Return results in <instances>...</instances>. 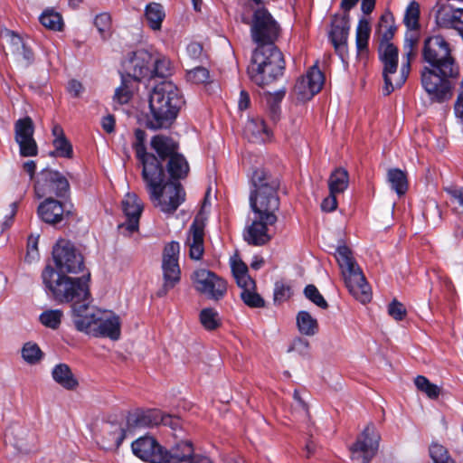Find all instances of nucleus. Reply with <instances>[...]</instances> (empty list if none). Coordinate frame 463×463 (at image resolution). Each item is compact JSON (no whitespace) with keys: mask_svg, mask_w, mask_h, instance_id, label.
<instances>
[{"mask_svg":"<svg viewBox=\"0 0 463 463\" xmlns=\"http://www.w3.org/2000/svg\"><path fill=\"white\" fill-rule=\"evenodd\" d=\"M41 24L49 29L59 31L62 27V20L58 13L46 11L40 16Z\"/></svg>","mask_w":463,"mask_h":463,"instance_id":"8fccbe9b","label":"nucleus"},{"mask_svg":"<svg viewBox=\"0 0 463 463\" xmlns=\"http://www.w3.org/2000/svg\"><path fill=\"white\" fill-rule=\"evenodd\" d=\"M324 82V74L315 64L309 68L304 76L298 80L294 90L298 99L302 101L309 100L321 90Z\"/></svg>","mask_w":463,"mask_h":463,"instance_id":"6ab92c4d","label":"nucleus"},{"mask_svg":"<svg viewBox=\"0 0 463 463\" xmlns=\"http://www.w3.org/2000/svg\"><path fill=\"white\" fill-rule=\"evenodd\" d=\"M145 17L149 27L152 30H160L162 26V22L165 17V13L163 5L155 2L146 5L145 8Z\"/></svg>","mask_w":463,"mask_h":463,"instance_id":"72a5a7b5","label":"nucleus"},{"mask_svg":"<svg viewBox=\"0 0 463 463\" xmlns=\"http://www.w3.org/2000/svg\"><path fill=\"white\" fill-rule=\"evenodd\" d=\"M450 18L452 24L448 29H455L463 36V8H455Z\"/></svg>","mask_w":463,"mask_h":463,"instance_id":"052dcab7","label":"nucleus"},{"mask_svg":"<svg viewBox=\"0 0 463 463\" xmlns=\"http://www.w3.org/2000/svg\"><path fill=\"white\" fill-rule=\"evenodd\" d=\"M150 146L158 155V159L165 161L177 153V144L169 137L164 135H156L152 137Z\"/></svg>","mask_w":463,"mask_h":463,"instance_id":"c756f323","label":"nucleus"},{"mask_svg":"<svg viewBox=\"0 0 463 463\" xmlns=\"http://www.w3.org/2000/svg\"><path fill=\"white\" fill-rule=\"evenodd\" d=\"M277 222L270 223L261 215H253L250 223L243 231V239L248 244L263 246L273 237L272 227Z\"/></svg>","mask_w":463,"mask_h":463,"instance_id":"a211bd4d","label":"nucleus"},{"mask_svg":"<svg viewBox=\"0 0 463 463\" xmlns=\"http://www.w3.org/2000/svg\"><path fill=\"white\" fill-rule=\"evenodd\" d=\"M349 14H335L331 22L329 38L342 60L346 52V43L349 34Z\"/></svg>","mask_w":463,"mask_h":463,"instance_id":"b1692460","label":"nucleus"},{"mask_svg":"<svg viewBox=\"0 0 463 463\" xmlns=\"http://www.w3.org/2000/svg\"><path fill=\"white\" fill-rule=\"evenodd\" d=\"M148 194L154 206L166 214L174 213L185 200L183 186L175 181H168Z\"/></svg>","mask_w":463,"mask_h":463,"instance_id":"9d476101","label":"nucleus"},{"mask_svg":"<svg viewBox=\"0 0 463 463\" xmlns=\"http://www.w3.org/2000/svg\"><path fill=\"white\" fill-rule=\"evenodd\" d=\"M194 289L208 299L220 301L228 291L227 281L207 269H197L191 275Z\"/></svg>","mask_w":463,"mask_h":463,"instance_id":"1a4fd4ad","label":"nucleus"},{"mask_svg":"<svg viewBox=\"0 0 463 463\" xmlns=\"http://www.w3.org/2000/svg\"><path fill=\"white\" fill-rule=\"evenodd\" d=\"M422 57L431 68L443 71L445 74L451 75L456 72V68H459L451 56L449 43L441 35H433L424 41Z\"/></svg>","mask_w":463,"mask_h":463,"instance_id":"6e6552de","label":"nucleus"},{"mask_svg":"<svg viewBox=\"0 0 463 463\" xmlns=\"http://www.w3.org/2000/svg\"><path fill=\"white\" fill-rule=\"evenodd\" d=\"M388 182L392 189L394 190L398 195H402L408 189V183L405 174L397 168L390 169L388 171Z\"/></svg>","mask_w":463,"mask_h":463,"instance_id":"ea45409f","label":"nucleus"},{"mask_svg":"<svg viewBox=\"0 0 463 463\" xmlns=\"http://www.w3.org/2000/svg\"><path fill=\"white\" fill-rule=\"evenodd\" d=\"M68 180L60 172L43 169L35 184V193L39 198L44 196L62 197L69 191Z\"/></svg>","mask_w":463,"mask_h":463,"instance_id":"dca6fc26","label":"nucleus"},{"mask_svg":"<svg viewBox=\"0 0 463 463\" xmlns=\"http://www.w3.org/2000/svg\"><path fill=\"white\" fill-rule=\"evenodd\" d=\"M167 171L170 181H175L186 177L189 172V165L183 155L175 153L168 159Z\"/></svg>","mask_w":463,"mask_h":463,"instance_id":"2f4dec72","label":"nucleus"},{"mask_svg":"<svg viewBox=\"0 0 463 463\" xmlns=\"http://www.w3.org/2000/svg\"><path fill=\"white\" fill-rule=\"evenodd\" d=\"M153 55L146 50H137L125 61V70L128 76L136 80L151 76Z\"/></svg>","mask_w":463,"mask_h":463,"instance_id":"4be33fe9","label":"nucleus"},{"mask_svg":"<svg viewBox=\"0 0 463 463\" xmlns=\"http://www.w3.org/2000/svg\"><path fill=\"white\" fill-rule=\"evenodd\" d=\"M187 55L194 61H199L203 56V46L198 43H191L186 47Z\"/></svg>","mask_w":463,"mask_h":463,"instance_id":"0e129e2a","label":"nucleus"},{"mask_svg":"<svg viewBox=\"0 0 463 463\" xmlns=\"http://www.w3.org/2000/svg\"><path fill=\"white\" fill-rule=\"evenodd\" d=\"M417 38L413 35L406 36L403 45L404 53L406 56V61H409L411 65V59L415 57V47L417 45Z\"/></svg>","mask_w":463,"mask_h":463,"instance_id":"bf43d9fd","label":"nucleus"},{"mask_svg":"<svg viewBox=\"0 0 463 463\" xmlns=\"http://www.w3.org/2000/svg\"><path fill=\"white\" fill-rule=\"evenodd\" d=\"M200 321L203 326L209 331L215 330L221 326L220 315L213 307H205L201 310Z\"/></svg>","mask_w":463,"mask_h":463,"instance_id":"79ce46f5","label":"nucleus"},{"mask_svg":"<svg viewBox=\"0 0 463 463\" xmlns=\"http://www.w3.org/2000/svg\"><path fill=\"white\" fill-rule=\"evenodd\" d=\"M309 348V343L307 340L298 337L294 339L288 352L295 351L300 354H306Z\"/></svg>","mask_w":463,"mask_h":463,"instance_id":"e2e57ef3","label":"nucleus"},{"mask_svg":"<svg viewBox=\"0 0 463 463\" xmlns=\"http://www.w3.org/2000/svg\"><path fill=\"white\" fill-rule=\"evenodd\" d=\"M42 279L47 291L55 301L72 304L73 319L76 307L85 305L84 310L88 309L91 300L87 280L61 274L51 266L45 267Z\"/></svg>","mask_w":463,"mask_h":463,"instance_id":"7ed1b4c3","label":"nucleus"},{"mask_svg":"<svg viewBox=\"0 0 463 463\" xmlns=\"http://www.w3.org/2000/svg\"><path fill=\"white\" fill-rule=\"evenodd\" d=\"M22 357L27 364H35L43 358V352L37 344L27 342L22 348Z\"/></svg>","mask_w":463,"mask_h":463,"instance_id":"49530a36","label":"nucleus"},{"mask_svg":"<svg viewBox=\"0 0 463 463\" xmlns=\"http://www.w3.org/2000/svg\"><path fill=\"white\" fill-rule=\"evenodd\" d=\"M370 32L371 28L368 20L361 18L356 27V49L359 55L367 53Z\"/></svg>","mask_w":463,"mask_h":463,"instance_id":"c9c22d12","label":"nucleus"},{"mask_svg":"<svg viewBox=\"0 0 463 463\" xmlns=\"http://www.w3.org/2000/svg\"><path fill=\"white\" fill-rule=\"evenodd\" d=\"M133 453L149 463H165V449L151 437L139 438L131 445Z\"/></svg>","mask_w":463,"mask_h":463,"instance_id":"412c9836","label":"nucleus"},{"mask_svg":"<svg viewBox=\"0 0 463 463\" xmlns=\"http://www.w3.org/2000/svg\"><path fill=\"white\" fill-rule=\"evenodd\" d=\"M388 314L397 321L402 320L406 314V308L401 302L393 299L388 306Z\"/></svg>","mask_w":463,"mask_h":463,"instance_id":"4d7b16f0","label":"nucleus"},{"mask_svg":"<svg viewBox=\"0 0 463 463\" xmlns=\"http://www.w3.org/2000/svg\"><path fill=\"white\" fill-rule=\"evenodd\" d=\"M52 145L54 151L51 153L52 156L71 158L73 156L72 146L67 138L53 139Z\"/></svg>","mask_w":463,"mask_h":463,"instance_id":"603ef678","label":"nucleus"},{"mask_svg":"<svg viewBox=\"0 0 463 463\" xmlns=\"http://www.w3.org/2000/svg\"><path fill=\"white\" fill-rule=\"evenodd\" d=\"M121 208L126 216V222L120 224L118 228L131 234L138 230L143 204L136 194L128 193L121 202Z\"/></svg>","mask_w":463,"mask_h":463,"instance_id":"5701e85b","label":"nucleus"},{"mask_svg":"<svg viewBox=\"0 0 463 463\" xmlns=\"http://www.w3.org/2000/svg\"><path fill=\"white\" fill-rule=\"evenodd\" d=\"M280 31L279 24L264 6L254 10L250 34L258 47L252 53L248 66L250 80L263 86L282 75L285 61L280 51L274 45Z\"/></svg>","mask_w":463,"mask_h":463,"instance_id":"f257e3e1","label":"nucleus"},{"mask_svg":"<svg viewBox=\"0 0 463 463\" xmlns=\"http://www.w3.org/2000/svg\"><path fill=\"white\" fill-rule=\"evenodd\" d=\"M186 80L194 84H203L210 80V72L205 67L197 66L186 71Z\"/></svg>","mask_w":463,"mask_h":463,"instance_id":"3c124183","label":"nucleus"},{"mask_svg":"<svg viewBox=\"0 0 463 463\" xmlns=\"http://www.w3.org/2000/svg\"><path fill=\"white\" fill-rule=\"evenodd\" d=\"M160 424L176 430L181 426V420L177 417L163 414L157 410L135 412L128 415L127 419L128 430L134 428L153 427Z\"/></svg>","mask_w":463,"mask_h":463,"instance_id":"2eb2a0df","label":"nucleus"},{"mask_svg":"<svg viewBox=\"0 0 463 463\" xmlns=\"http://www.w3.org/2000/svg\"><path fill=\"white\" fill-rule=\"evenodd\" d=\"M137 158L142 165V178L148 193L167 182L163 167L164 161L159 160L154 154L144 151L141 146L137 148Z\"/></svg>","mask_w":463,"mask_h":463,"instance_id":"ddd939ff","label":"nucleus"},{"mask_svg":"<svg viewBox=\"0 0 463 463\" xmlns=\"http://www.w3.org/2000/svg\"><path fill=\"white\" fill-rule=\"evenodd\" d=\"M85 305L75 308L74 325L77 330L93 335L95 337H106L116 341L120 337L121 323L119 317L111 311L96 310Z\"/></svg>","mask_w":463,"mask_h":463,"instance_id":"39448f33","label":"nucleus"},{"mask_svg":"<svg viewBox=\"0 0 463 463\" xmlns=\"http://www.w3.org/2000/svg\"><path fill=\"white\" fill-rule=\"evenodd\" d=\"M131 98V92L125 87H118L114 95V99L120 104H126Z\"/></svg>","mask_w":463,"mask_h":463,"instance_id":"69168bd1","label":"nucleus"},{"mask_svg":"<svg viewBox=\"0 0 463 463\" xmlns=\"http://www.w3.org/2000/svg\"><path fill=\"white\" fill-rule=\"evenodd\" d=\"M298 331L305 335L312 336L318 331V324L307 311H299L297 315Z\"/></svg>","mask_w":463,"mask_h":463,"instance_id":"e433bc0d","label":"nucleus"},{"mask_svg":"<svg viewBox=\"0 0 463 463\" xmlns=\"http://www.w3.org/2000/svg\"><path fill=\"white\" fill-rule=\"evenodd\" d=\"M37 213L44 222L56 224L62 221L64 209L61 202L48 197L38 206Z\"/></svg>","mask_w":463,"mask_h":463,"instance_id":"bb28decb","label":"nucleus"},{"mask_svg":"<svg viewBox=\"0 0 463 463\" xmlns=\"http://www.w3.org/2000/svg\"><path fill=\"white\" fill-rule=\"evenodd\" d=\"M348 173L344 168H336L329 176L328 187L332 194L344 193L348 187Z\"/></svg>","mask_w":463,"mask_h":463,"instance_id":"f704fd0d","label":"nucleus"},{"mask_svg":"<svg viewBox=\"0 0 463 463\" xmlns=\"http://www.w3.org/2000/svg\"><path fill=\"white\" fill-rule=\"evenodd\" d=\"M379 439L375 426L369 423L350 448L353 463H369L376 454Z\"/></svg>","mask_w":463,"mask_h":463,"instance_id":"4468645a","label":"nucleus"},{"mask_svg":"<svg viewBox=\"0 0 463 463\" xmlns=\"http://www.w3.org/2000/svg\"><path fill=\"white\" fill-rule=\"evenodd\" d=\"M446 193L450 196L453 203L457 204L454 210L458 213H463V187H446Z\"/></svg>","mask_w":463,"mask_h":463,"instance_id":"5fc2aeb1","label":"nucleus"},{"mask_svg":"<svg viewBox=\"0 0 463 463\" xmlns=\"http://www.w3.org/2000/svg\"><path fill=\"white\" fill-rule=\"evenodd\" d=\"M184 247L188 250L190 259L200 260L204 253V223L196 217L190 225Z\"/></svg>","mask_w":463,"mask_h":463,"instance_id":"393cba45","label":"nucleus"},{"mask_svg":"<svg viewBox=\"0 0 463 463\" xmlns=\"http://www.w3.org/2000/svg\"><path fill=\"white\" fill-rule=\"evenodd\" d=\"M450 0H437L432 8L435 23L439 27L449 28L451 24V14L455 7L449 4Z\"/></svg>","mask_w":463,"mask_h":463,"instance_id":"7c9ffc66","label":"nucleus"},{"mask_svg":"<svg viewBox=\"0 0 463 463\" xmlns=\"http://www.w3.org/2000/svg\"><path fill=\"white\" fill-rule=\"evenodd\" d=\"M179 252L180 245L177 241L169 242L164 249L162 259L164 284L156 293L159 298L165 296L168 290L180 281Z\"/></svg>","mask_w":463,"mask_h":463,"instance_id":"9b49d317","label":"nucleus"},{"mask_svg":"<svg viewBox=\"0 0 463 463\" xmlns=\"http://www.w3.org/2000/svg\"><path fill=\"white\" fill-rule=\"evenodd\" d=\"M250 205L253 215H261L271 222H277L276 212L279 208L277 190L279 182L263 169H256L251 175Z\"/></svg>","mask_w":463,"mask_h":463,"instance_id":"20e7f679","label":"nucleus"},{"mask_svg":"<svg viewBox=\"0 0 463 463\" xmlns=\"http://www.w3.org/2000/svg\"><path fill=\"white\" fill-rule=\"evenodd\" d=\"M458 75L459 68H456V72L449 75L443 71L424 67L420 73V83L431 101L442 103L452 97L455 88L453 80Z\"/></svg>","mask_w":463,"mask_h":463,"instance_id":"0eeeda50","label":"nucleus"},{"mask_svg":"<svg viewBox=\"0 0 463 463\" xmlns=\"http://www.w3.org/2000/svg\"><path fill=\"white\" fill-rule=\"evenodd\" d=\"M414 383L418 390L424 392L429 398L436 399L439 397L440 389L438 385L431 383L425 376L418 375Z\"/></svg>","mask_w":463,"mask_h":463,"instance_id":"de8ad7c7","label":"nucleus"},{"mask_svg":"<svg viewBox=\"0 0 463 463\" xmlns=\"http://www.w3.org/2000/svg\"><path fill=\"white\" fill-rule=\"evenodd\" d=\"M245 137L252 143H263L271 138V130L260 118H250L244 127Z\"/></svg>","mask_w":463,"mask_h":463,"instance_id":"cd10ccee","label":"nucleus"},{"mask_svg":"<svg viewBox=\"0 0 463 463\" xmlns=\"http://www.w3.org/2000/svg\"><path fill=\"white\" fill-rule=\"evenodd\" d=\"M230 264L238 287H251L254 280L248 274L247 265L236 255L230 259Z\"/></svg>","mask_w":463,"mask_h":463,"instance_id":"473e14b6","label":"nucleus"},{"mask_svg":"<svg viewBox=\"0 0 463 463\" xmlns=\"http://www.w3.org/2000/svg\"><path fill=\"white\" fill-rule=\"evenodd\" d=\"M304 294L307 298L317 307L324 309L327 307V302L314 285H307L304 289Z\"/></svg>","mask_w":463,"mask_h":463,"instance_id":"864d4df0","label":"nucleus"},{"mask_svg":"<svg viewBox=\"0 0 463 463\" xmlns=\"http://www.w3.org/2000/svg\"><path fill=\"white\" fill-rule=\"evenodd\" d=\"M5 36L10 43L11 52L14 54H20L21 48H23V45L24 44L22 38L13 31H6Z\"/></svg>","mask_w":463,"mask_h":463,"instance_id":"13d9d810","label":"nucleus"},{"mask_svg":"<svg viewBox=\"0 0 463 463\" xmlns=\"http://www.w3.org/2000/svg\"><path fill=\"white\" fill-rule=\"evenodd\" d=\"M335 195L336 194H332L330 193L329 195L323 200L321 208L324 212H333L336 209L337 201Z\"/></svg>","mask_w":463,"mask_h":463,"instance_id":"338daca9","label":"nucleus"},{"mask_svg":"<svg viewBox=\"0 0 463 463\" xmlns=\"http://www.w3.org/2000/svg\"><path fill=\"white\" fill-rule=\"evenodd\" d=\"M343 277L346 288L354 298L364 304L371 300L372 293L370 286L366 282L359 267L346 272Z\"/></svg>","mask_w":463,"mask_h":463,"instance_id":"a878e982","label":"nucleus"},{"mask_svg":"<svg viewBox=\"0 0 463 463\" xmlns=\"http://www.w3.org/2000/svg\"><path fill=\"white\" fill-rule=\"evenodd\" d=\"M94 24L99 33H105L110 26V15L108 13L98 14L95 17Z\"/></svg>","mask_w":463,"mask_h":463,"instance_id":"680f3d73","label":"nucleus"},{"mask_svg":"<svg viewBox=\"0 0 463 463\" xmlns=\"http://www.w3.org/2000/svg\"><path fill=\"white\" fill-rule=\"evenodd\" d=\"M165 463H213L208 457L195 453L188 440L179 441L170 450L165 449Z\"/></svg>","mask_w":463,"mask_h":463,"instance_id":"aec40b11","label":"nucleus"},{"mask_svg":"<svg viewBox=\"0 0 463 463\" xmlns=\"http://www.w3.org/2000/svg\"><path fill=\"white\" fill-rule=\"evenodd\" d=\"M183 103L180 90L174 82L156 84L149 96L150 111L146 115V127L152 130L170 128Z\"/></svg>","mask_w":463,"mask_h":463,"instance_id":"f03ea898","label":"nucleus"},{"mask_svg":"<svg viewBox=\"0 0 463 463\" xmlns=\"http://www.w3.org/2000/svg\"><path fill=\"white\" fill-rule=\"evenodd\" d=\"M68 91L73 97H79L84 90V88L79 80H71L68 83Z\"/></svg>","mask_w":463,"mask_h":463,"instance_id":"774afa93","label":"nucleus"},{"mask_svg":"<svg viewBox=\"0 0 463 463\" xmlns=\"http://www.w3.org/2000/svg\"><path fill=\"white\" fill-rule=\"evenodd\" d=\"M335 259L342 270V275L359 267L353 257L352 251L345 245L336 248Z\"/></svg>","mask_w":463,"mask_h":463,"instance_id":"4c0bfd02","label":"nucleus"},{"mask_svg":"<svg viewBox=\"0 0 463 463\" xmlns=\"http://www.w3.org/2000/svg\"><path fill=\"white\" fill-rule=\"evenodd\" d=\"M399 51L392 43H381L379 45V59L383 64L384 80L383 93L391 94L395 89L401 88L406 81L411 71L409 61H403L400 72L398 70Z\"/></svg>","mask_w":463,"mask_h":463,"instance_id":"423d86ee","label":"nucleus"},{"mask_svg":"<svg viewBox=\"0 0 463 463\" xmlns=\"http://www.w3.org/2000/svg\"><path fill=\"white\" fill-rule=\"evenodd\" d=\"M62 317L63 313L61 310L47 309L40 314L39 321L43 326L55 330L59 328Z\"/></svg>","mask_w":463,"mask_h":463,"instance_id":"a19ab883","label":"nucleus"},{"mask_svg":"<svg viewBox=\"0 0 463 463\" xmlns=\"http://www.w3.org/2000/svg\"><path fill=\"white\" fill-rule=\"evenodd\" d=\"M255 281L251 287H240L241 288V298L245 305L250 307H264V299L255 291Z\"/></svg>","mask_w":463,"mask_h":463,"instance_id":"37998d69","label":"nucleus"},{"mask_svg":"<svg viewBox=\"0 0 463 463\" xmlns=\"http://www.w3.org/2000/svg\"><path fill=\"white\" fill-rule=\"evenodd\" d=\"M34 126L30 117L19 118L14 123V140L19 146L20 155L25 157L35 156L38 146L33 138Z\"/></svg>","mask_w":463,"mask_h":463,"instance_id":"f3484780","label":"nucleus"},{"mask_svg":"<svg viewBox=\"0 0 463 463\" xmlns=\"http://www.w3.org/2000/svg\"><path fill=\"white\" fill-rule=\"evenodd\" d=\"M430 456L433 463H449L454 461L449 455L447 449L437 442H432L430 447Z\"/></svg>","mask_w":463,"mask_h":463,"instance_id":"09e8293b","label":"nucleus"},{"mask_svg":"<svg viewBox=\"0 0 463 463\" xmlns=\"http://www.w3.org/2000/svg\"><path fill=\"white\" fill-rule=\"evenodd\" d=\"M38 241H39V235H37V236L31 235L28 238L27 251H26V256H25V260L27 262H33L39 259Z\"/></svg>","mask_w":463,"mask_h":463,"instance_id":"6e6d98bb","label":"nucleus"},{"mask_svg":"<svg viewBox=\"0 0 463 463\" xmlns=\"http://www.w3.org/2000/svg\"><path fill=\"white\" fill-rule=\"evenodd\" d=\"M52 256L57 271L61 274L79 273L84 268L81 253L70 241H58L53 247Z\"/></svg>","mask_w":463,"mask_h":463,"instance_id":"f8f14e48","label":"nucleus"},{"mask_svg":"<svg viewBox=\"0 0 463 463\" xmlns=\"http://www.w3.org/2000/svg\"><path fill=\"white\" fill-rule=\"evenodd\" d=\"M104 431L109 434L108 448H118L127 436V430L116 423H107Z\"/></svg>","mask_w":463,"mask_h":463,"instance_id":"58836bf2","label":"nucleus"},{"mask_svg":"<svg viewBox=\"0 0 463 463\" xmlns=\"http://www.w3.org/2000/svg\"><path fill=\"white\" fill-rule=\"evenodd\" d=\"M53 381L68 391H73L79 386V381L71 367L64 363L56 364L52 370Z\"/></svg>","mask_w":463,"mask_h":463,"instance_id":"c85d7f7f","label":"nucleus"},{"mask_svg":"<svg viewBox=\"0 0 463 463\" xmlns=\"http://www.w3.org/2000/svg\"><path fill=\"white\" fill-rule=\"evenodd\" d=\"M172 71L173 68L169 59L165 57H159L156 59L153 58L150 78H153L155 76L165 78L172 74Z\"/></svg>","mask_w":463,"mask_h":463,"instance_id":"a18cd8bd","label":"nucleus"},{"mask_svg":"<svg viewBox=\"0 0 463 463\" xmlns=\"http://www.w3.org/2000/svg\"><path fill=\"white\" fill-rule=\"evenodd\" d=\"M420 5L416 1H411L406 7L403 23L405 26L412 31L420 27Z\"/></svg>","mask_w":463,"mask_h":463,"instance_id":"c03bdc74","label":"nucleus"}]
</instances>
